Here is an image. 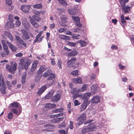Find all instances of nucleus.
I'll use <instances>...</instances> for the list:
<instances>
[{
	"instance_id": "obj_23",
	"label": "nucleus",
	"mask_w": 134,
	"mask_h": 134,
	"mask_svg": "<svg viewBox=\"0 0 134 134\" xmlns=\"http://www.w3.org/2000/svg\"><path fill=\"white\" fill-rule=\"evenodd\" d=\"M56 106V105L55 104L47 103L45 107L49 108H55Z\"/></svg>"
},
{
	"instance_id": "obj_40",
	"label": "nucleus",
	"mask_w": 134,
	"mask_h": 134,
	"mask_svg": "<svg viewBox=\"0 0 134 134\" xmlns=\"http://www.w3.org/2000/svg\"><path fill=\"white\" fill-rule=\"evenodd\" d=\"M80 92L79 89H77L76 88H74L71 91V93L73 94H77Z\"/></svg>"
},
{
	"instance_id": "obj_20",
	"label": "nucleus",
	"mask_w": 134,
	"mask_h": 134,
	"mask_svg": "<svg viewBox=\"0 0 134 134\" xmlns=\"http://www.w3.org/2000/svg\"><path fill=\"white\" fill-rule=\"evenodd\" d=\"M31 18L30 20H33L34 21H36L37 22H40L41 20V18L35 15H33L32 16V18Z\"/></svg>"
},
{
	"instance_id": "obj_38",
	"label": "nucleus",
	"mask_w": 134,
	"mask_h": 134,
	"mask_svg": "<svg viewBox=\"0 0 134 134\" xmlns=\"http://www.w3.org/2000/svg\"><path fill=\"white\" fill-rule=\"evenodd\" d=\"M5 36L8 38L11 41H12L13 40V38L11 34L9 32H6L5 33Z\"/></svg>"
},
{
	"instance_id": "obj_9",
	"label": "nucleus",
	"mask_w": 134,
	"mask_h": 134,
	"mask_svg": "<svg viewBox=\"0 0 134 134\" xmlns=\"http://www.w3.org/2000/svg\"><path fill=\"white\" fill-rule=\"evenodd\" d=\"M72 18L73 20L76 22V25L77 27H82V25L80 23V19L79 17L72 16Z\"/></svg>"
},
{
	"instance_id": "obj_17",
	"label": "nucleus",
	"mask_w": 134,
	"mask_h": 134,
	"mask_svg": "<svg viewBox=\"0 0 134 134\" xmlns=\"http://www.w3.org/2000/svg\"><path fill=\"white\" fill-rule=\"evenodd\" d=\"M59 3L62 6L66 7L68 5L66 2V0H57Z\"/></svg>"
},
{
	"instance_id": "obj_29",
	"label": "nucleus",
	"mask_w": 134,
	"mask_h": 134,
	"mask_svg": "<svg viewBox=\"0 0 134 134\" xmlns=\"http://www.w3.org/2000/svg\"><path fill=\"white\" fill-rule=\"evenodd\" d=\"M11 110L13 113L16 114L17 116L20 115L21 112V110H19L18 112L17 109L14 108L11 109Z\"/></svg>"
},
{
	"instance_id": "obj_35",
	"label": "nucleus",
	"mask_w": 134,
	"mask_h": 134,
	"mask_svg": "<svg viewBox=\"0 0 134 134\" xmlns=\"http://www.w3.org/2000/svg\"><path fill=\"white\" fill-rule=\"evenodd\" d=\"M53 93L51 92H49L48 94L45 96V98L46 99L50 98L53 96Z\"/></svg>"
},
{
	"instance_id": "obj_44",
	"label": "nucleus",
	"mask_w": 134,
	"mask_h": 134,
	"mask_svg": "<svg viewBox=\"0 0 134 134\" xmlns=\"http://www.w3.org/2000/svg\"><path fill=\"white\" fill-rule=\"evenodd\" d=\"M121 22L123 24L126 23V21L124 19V16L122 14L121 16Z\"/></svg>"
},
{
	"instance_id": "obj_59",
	"label": "nucleus",
	"mask_w": 134,
	"mask_h": 134,
	"mask_svg": "<svg viewBox=\"0 0 134 134\" xmlns=\"http://www.w3.org/2000/svg\"><path fill=\"white\" fill-rule=\"evenodd\" d=\"M34 13L35 15L39 16L40 14V12L38 10L35 11L34 12Z\"/></svg>"
},
{
	"instance_id": "obj_42",
	"label": "nucleus",
	"mask_w": 134,
	"mask_h": 134,
	"mask_svg": "<svg viewBox=\"0 0 134 134\" xmlns=\"http://www.w3.org/2000/svg\"><path fill=\"white\" fill-rule=\"evenodd\" d=\"M26 75L25 74L23 75L21 77V82L23 84L25 83Z\"/></svg>"
},
{
	"instance_id": "obj_21",
	"label": "nucleus",
	"mask_w": 134,
	"mask_h": 134,
	"mask_svg": "<svg viewBox=\"0 0 134 134\" xmlns=\"http://www.w3.org/2000/svg\"><path fill=\"white\" fill-rule=\"evenodd\" d=\"M91 95V92L86 93L83 95L82 99H85V100H88L89 98Z\"/></svg>"
},
{
	"instance_id": "obj_45",
	"label": "nucleus",
	"mask_w": 134,
	"mask_h": 134,
	"mask_svg": "<svg viewBox=\"0 0 134 134\" xmlns=\"http://www.w3.org/2000/svg\"><path fill=\"white\" fill-rule=\"evenodd\" d=\"M66 125L65 122L64 121L60 124L58 127L60 128H63L65 127Z\"/></svg>"
},
{
	"instance_id": "obj_49",
	"label": "nucleus",
	"mask_w": 134,
	"mask_h": 134,
	"mask_svg": "<svg viewBox=\"0 0 134 134\" xmlns=\"http://www.w3.org/2000/svg\"><path fill=\"white\" fill-rule=\"evenodd\" d=\"M79 43L82 47H84L86 44V42L85 41H80Z\"/></svg>"
},
{
	"instance_id": "obj_36",
	"label": "nucleus",
	"mask_w": 134,
	"mask_h": 134,
	"mask_svg": "<svg viewBox=\"0 0 134 134\" xmlns=\"http://www.w3.org/2000/svg\"><path fill=\"white\" fill-rule=\"evenodd\" d=\"M59 37L61 39L69 40L70 37L69 36L64 35H61L59 36Z\"/></svg>"
},
{
	"instance_id": "obj_39",
	"label": "nucleus",
	"mask_w": 134,
	"mask_h": 134,
	"mask_svg": "<svg viewBox=\"0 0 134 134\" xmlns=\"http://www.w3.org/2000/svg\"><path fill=\"white\" fill-rule=\"evenodd\" d=\"M87 87V85H85L83 86L80 89H79L80 92L84 91L86 90Z\"/></svg>"
},
{
	"instance_id": "obj_54",
	"label": "nucleus",
	"mask_w": 134,
	"mask_h": 134,
	"mask_svg": "<svg viewBox=\"0 0 134 134\" xmlns=\"http://www.w3.org/2000/svg\"><path fill=\"white\" fill-rule=\"evenodd\" d=\"M2 43L3 46V48L8 47V46L6 44V43L4 41L2 40Z\"/></svg>"
},
{
	"instance_id": "obj_11",
	"label": "nucleus",
	"mask_w": 134,
	"mask_h": 134,
	"mask_svg": "<svg viewBox=\"0 0 134 134\" xmlns=\"http://www.w3.org/2000/svg\"><path fill=\"white\" fill-rule=\"evenodd\" d=\"M47 89V86L46 85H44L39 88L37 91V93L39 96H40Z\"/></svg>"
},
{
	"instance_id": "obj_46",
	"label": "nucleus",
	"mask_w": 134,
	"mask_h": 134,
	"mask_svg": "<svg viewBox=\"0 0 134 134\" xmlns=\"http://www.w3.org/2000/svg\"><path fill=\"white\" fill-rule=\"evenodd\" d=\"M71 74L76 76H77L78 75V71L77 70L73 71L71 72Z\"/></svg>"
},
{
	"instance_id": "obj_60",
	"label": "nucleus",
	"mask_w": 134,
	"mask_h": 134,
	"mask_svg": "<svg viewBox=\"0 0 134 134\" xmlns=\"http://www.w3.org/2000/svg\"><path fill=\"white\" fill-rule=\"evenodd\" d=\"M15 25L17 26H19L21 25V22L19 21H17L15 22Z\"/></svg>"
},
{
	"instance_id": "obj_2",
	"label": "nucleus",
	"mask_w": 134,
	"mask_h": 134,
	"mask_svg": "<svg viewBox=\"0 0 134 134\" xmlns=\"http://www.w3.org/2000/svg\"><path fill=\"white\" fill-rule=\"evenodd\" d=\"M5 67L9 71V72L14 74L16 70L17 64L15 61L12 62H10V64H6Z\"/></svg>"
},
{
	"instance_id": "obj_62",
	"label": "nucleus",
	"mask_w": 134,
	"mask_h": 134,
	"mask_svg": "<svg viewBox=\"0 0 134 134\" xmlns=\"http://www.w3.org/2000/svg\"><path fill=\"white\" fill-rule=\"evenodd\" d=\"M65 28H61L58 30V32L60 33H62L65 31Z\"/></svg>"
},
{
	"instance_id": "obj_14",
	"label": "nucleus",
	"mask_w": 134,
	"mask_h": 134,
	"mask_svg": "<svg viewBox=\"0 0 134 134\" xmlns=\"http://www.w3.org/2000/svg\"><path fill=\"white\" fill-rule=\"evenodd\" d=\"M6 43L12 50L13 52H16L17 50V47L15 46L12 44L10 42L7 41Z\"/></svg>"
},
{
	"instance_id": "obj_43",
	"label": "nucleus",
	"mask_w": 134,
	"mask_h": 134,
	"mask_svg": "<svg viewBox=\"0 0 134 134\" xmlns=\"http://www.w3.org/2000/svg\"><path fill=\"white\" fill-rule=\"evenodd\" d=\"M119 2L121 4V6L129 2L128 0H119Z\"/></svg>"
},
{
	"instance_id": "obj_48",
	"label": "nucleus",
	"mask_w": 134,
	"mask_h": 134,
	"mask_svg": "<svg viewBox=\"0 0 134 134\" xmlns=\"http://www.w3.org/2000/svg\"><path fill=\"white\" fill-rule=\"evenodd\" d=\"M7 117L9 119L11 120L12 119L13 117V113L11 112L9 113L8 114Z\"/></svg>"
},
{
	"instance_id": "obj_61",
	"label": "nucleus",
	"mask_w": 134,
	"mask_h": 134,
	"mask_svg": "<svg viewBox=\"0 0 134 134\" xmlns=\"http://www.w3.org/2000/svg\"><path fill=\"white\" fill-rule=\"evenodd\" d=\"M16 57H21L23 56V54L21 53H19L15 54Z\"/></svg>"
},
{
	"instance_id": "obj_25",
	"label": "nucleus",
	"mask_w": 134,
	"mask_h": 134,
	"mask_svg": "<svg viewBox=\"0 0 134 134\" xmlns=\"http://www.w3.org/2000/svg\"><path fill=\"white\" fill-rule=\"evenodd\" d=\"M97 85H94L91 87V89L92 92L94 93H96L97 91Z\"/></svg>"
},
{
	"instance_id": "obj_28",
	"label": "nucleus",
	"mask_w": 134,
	"mask_h": 134,
	"mask_svg": "<svg viewBox=\"0 0 134 134\" xmlns=\"http://www.w3.org/2000/svg\"><path fill=\"white\" fill-rule=\"evenodd\" d=\"M87 126L89 129L90 131H91L93 129L96 128V125L94 123H91V124H90Z\"/></svg>"
},
{
	"instance_id": "obj_32",
	"label": "nucleus",
	"mask_w": 134,
	"mask_h": 134,
	"mask_svg": "<svg viewBox=\"0 0 134 134\" xmlns=\"http://www.w3.org/2000/svg\"><path fill=\"white\" fill-rule=\"evenodd\" d=\"M67 11L69 14L71 15L74 14L76 13L75 9H68Z\"/></svg>"
},
{
	"instance_id": "obj_19",
	"label": "nucleus",
	"mask_w": 134,
	"mask_h": 134,
	"mask_svg": "<svg viewBox=\"0 0 134 134\" xmlns=\"http://www.w3.org/2000/svg\"><path fill=\"white\" fill-rule=\"evenodd\" d=\"M73 82L76 83H82V79L80 77H78L73 79Z\"/></svg>"
},
{
	"instance_id": "obj_13",
	"label": "nucleus",
	"mask_w": 134,
	"mask_h": 134,
	"mask_svg": "<svg viewBox=\"0 0 134 134\" xmlns=\"http://www.w3.org/2000/svg\"><path fill=\"white\" fill-rule=\"evenodd\" d=\"M100 98L98 96H93L91 99V101L93 103H97L99 102Z\"/></svg>"
},
{
	"instance_id": "obj_7",
	"label": "nucleus",
	"mask_w": 134,
	"mask_h": 134,
	"mask_svg": "<svg viewBox=\"0 0 134 134\" xmlns=\"http://www.w3.org/2000/svg\"><path fill=\"white\" fill-rule=\"evenodd\" d=\"M30 7V5H23L21 6V9L23 12L26 13L28 12Z\"/></svg>"
},
{
	"instance_id": "obj_53",
	"label": "nucleus",
	"mask_w": 134,
	"mask_h": 134,
	"mask_svg": "<svg viewBox=\"0 0 134 134\" xmlns=\"http://www.w3.org/2000/svg\"><path fill=\"white\" fill-rule=\"evenodd\" d=\"M80 102H79L77 100H76L74 102V105L75 106H78L80 105Z\"/></svg>"
},
{
	"instance_id": "obj_26",
	"label": "nucleus",
	"mask_w": 134,
	"mask_h": 134,
	"mask_svg": "<svg viewBox=\"0 0 134 134\" xmlns=\"http://www.w3.org/2000/svg\"><path fill=\"white\" fill-rule=\"evenodd\" d=\"M33 8L36 9H41L43 7L41 3L36 4L33 5Z\"/></svg>"
},
{
	"instance_id": "obj_5",
	"label": "nucleus",
	"mask_w": 134,
	"mask_h": 134,
	"mask_svg": "<svg viewBox=\"0 0 134 134\" xmlns=\"http://www.w3.org/2000/svg\"><path fill=\"white\" fill-rule=\"evenodd\" d=\"M86 119V115L85 114H82L80 116L78 117L77 119L78 122L77 124L79 125H82L84 121Z\"/></svg>"
},
{
	"instance_id": "obj_3",
	"label": "nucleus",
	"mask_w": 134,
	"mask_h": 134,
	"mask_svg": "<svg viewBox=\"0 0 134 134\" xmlns=\"http://www.w3.org/2000/svg\"><path fill=\"white\" fill-rule=\"evenodd\" d=\"M76 58L74 57L72 58L69 60H68L67 62V66L69 68H73V69H75L78 67L79 63H76Z\"/></svg>"
},
{
	"instance_id": "obj_41",
	"label": "nucleus",
	"mask_w": 134,
	"mask_h": 134,
	"mask_svg": "<svg viewBox=\"0 0 134 134\" xmlns=\"http://www.w3.org/2000/svg\"><path fill=\"white\" fill-rule=\"evenodd\" d=\"M46 70V68L44 66H41L40 67L38 70V72L41 73H42L43 71Z\"/></svg>"
},
{
	"instance_id": "obj_4",
	"label": "nucleus",
	"mask_w": 134,
	"mask_h": 134,
	"mask_svg": "<svg viewBox=\"0 0 134 134\" xmlns=\"http://www.w3.org/2000/svg\"><path fill=\"white\" fill-rule=\"evenodd\" d=\"M3 49L1 52V56L2 58L5 57L10 54L8 47L3 48Z\"/></svg>"
},
{
	"instance_id": "obj_15",
	"label": "nucleus",
	"mask_w": 134,
	"mask_h": 134,
	"mask_svg": "<svg viewBox=\"0 0 134 134\" xmlns=\"http://www.w3.org/2000/svg\"><path fill=\"white\" fill-rule=\"evenodd\" d=\"M122 10L125 13H128L130 10V7L128 5L125 6V4L121 5Z\"/></svg>"
},
{
	"instance_id": "obj_47",
	"label": "nucleus",
	"mask_w": 134,
	"mask_h": 134,
	"mask_svg": "<svg viewBox=\"0 0 134 134\" xmlns=\"http://www.w3.org/2000/svg\"><path fill=\"white\" fill-rule=\"evenodd\" d=\"M4 83L3 78L2 76V75L0 74V86L2 83Z\"/></svg>"
},
{
	"instance_id": "obj_16",
	"label": "nucleus",
	"mask_w": 134,
	"mask_h": 134,
	"mask_svg": "<svg viewBox=\"0 0 134 134\" xmlns=\"http://www.w3.org/2000/svg\"><path fill=\"white\" fill-rule=\"evenodd\" d=\"M0 87H1L0 91L1 93L3 94H5L6 93L5 89L7 87H5V85L4 83H2L1 86Z\"/></svg>"
},
{
	"instance_id": "obj_51",
	"label": "nucleus",
	"mask_w": 134,
	"mask_h": 134,
	"mask_svg": "<svg viewBox=\"0 0 134 134\" xmlns=\"http://www.w3.org/2000/svg\"><path fill=\"white\" fill-rule=\"evenodd\" d=\"M62 62L61 60H58L57 62V65L58 67L60 69L62 68Z\"/></svg>"
},
{
	"instance_id": "obj_57",
	"label": "nucleus",
	"mask_w": 134,
	"mask_h": 134,
	"mask_svg": "<svg viewBox=\"0 0 134 134\" xmlns=\"http://www.w3.org/2000/svg\"><path fill=\"white\" fill-rule=\"evenodd\" d=\"M111 48L112 49H117L118 48L117 46L112 45L111 46Z\"/></svg>"
},
{
	"instance_id": "obj_33",
	"label": "nucleus",
	"mask_w": 134,
	"mask_h": 134,
	"mask_svg": "<svg viewBox=\"0 0 134 134\" xmlns=\"http://www.w3.org/2000/svg\"><path fill=\"white\" fill-rule=\"evenodd\" d=\"M49 76L47 78V80H51L53 79L55 77V75L52 72L49 75Z\"/></svg>"
},
{
	"instance_id": "obj_10",
	"label": "nucleus",
	"mask_w": 134,
	"mask_h": 134,
	"mask_svg": "<svg viewBox=\"0 0 134 134\" xmlns=\"http://www.w3.org/2000/svg\"><path fill=\"white\" fill-rule=\"evenodd\" d=\"M38 63V61L37 60H35L33 62L30 70L31 72H33L36 69Z\"/></svg>"
},
{
	"instance_id": "obj_58",
	"label": "nucleus",
	"mask_w": 134,
	"mask_h": 134,
	"mask_svg": "<svg viewBox=\"0 0 134 134\" xmlns=\"http://www.w3.org/2000/svg\"><path fill=\"white\" fill-rule=\"evenodd\" d=\"M55 24L54 23L51 24L49 25V28L50 29H53L55 27Z\"/></svg>"
},
{
	"instance_id": "obj_52",
	"label": "nucleus",
	"mask_w": 134,
	"mask_h": 134,
	"mask_svg": "<svg viewBox=\"0 0 134 134\" xmlns=\"http://www.w3.org/2000/svg\"><path fill=\"white\" fill-rule=\"evenodd\" d=\"M76 43L72 42H68V44L71 46L75 47L76 45Z\"/></svg>"
},
{
	"instance_id": "obj_1",
	"label": "nucleus",
	"mask_w": 134,
	"mask_h": 134,
	"mask_svg": "<svg viewBox=\"0 0 134 134\" xmlns=\"http://www.w3.org/2000/svg\"><path fill=\"white\" fill-rule=\"evenodd\" d=\"M31 63V60L29 58L25 59L24 58L20 59V63L22 68L26 70H27L29 66Z\"/></svg>"
},
{
	"instance_id": "obj_18",
	"label": "nucleus",
	"mask_w": 134,
	"mask_h": 134,
	"mask_svg": "<svg viewBox=\"0 0 134 134\" xmlns=\"http://www.w3.org/2000/svg\"><path fill=\"white\" fill-rule=\"evenodd\" d=\"M78 52L75 51H72L70 53H68V55L69 57H73L76 55Z\"/></svg>"
},
{
	"instance_id": "obj_30",
	"label": "nucleus",
	"mask_w": 134,
	"mask_h": 134,
	"mask_svg": "<svg viewBox=\"0 0 134 134\" xmlns=\"http://www.w3.org/2000/svg\"><path fill=\"white\" fill-rule=\"evenodd\" d=\"M19 105L20 104L18 102H15L12 103L10 104V105L11 107L16 108H18Z\"/></svg>"
},
{
	"instance_id": "obj_8",
	"label": "nucleus",
	"mask_w": 134,
	"mask_h": 134,
	"mask_svg": "<svg viewBox=\"0 0 134 134\" xmlns=\"http://www.w3.org/2000/svg\"><path fill=\"white\" fill-rule=\"evenodd\" d=\"M21 32L22 34V38L24 40H28L30 36L26 31L24 30H22Z\"/></svg>"
},
{
	"instance_id": "obj_6",
	"label": "nucleus",
	"mask_w": 134,
	"mask_h": 134,
	"mask_svg": "<svg viewBox=\"0 0 134 134\" xmlns=\"http://www.w3.org/2000/svg\"><path fill=\"white\" fill-rule=\"evenodd\" d=\"M90 104V102L88 100H86L84 101L82 105H81L80 108V111L81 112L84 111L86 108L87 105Z\"/></svg>"
},
{
	"instance_id": "obj_31",
	"label": "nucleus",
	"mask_w": 134,
	"mask_h": 134,
	"mask_svg": "<svg viewBox=\"0 0 134 134\" xmlns=\"http://www.w3.org/2000/svg\"><path fill=\"white\" fill-rule=\"evenodd\" d=\"M51 72V70H48L44 73L43 76L44 77H46L49 76Z\"/></svg>"
},
{
	"instance_id": "obj_55",
	"label": "nucleus",
	"mask_w": 134,
	"mask_h": 134,
	"mask_svg": "<svg viewBox=\"0 0 134 134\" xmlns=\"http://www.w3.org/2000/svg\"><path fill=\"white\" fill-rule=\"evenodd\" d=\"M6 4L9 5H11L12 3V0H5Z\"/></svg>"
},
{
	"instance_id": "obj_50",
	"label": "nucleus",
	"mask_w": 134,
	"mask_h": 134,
	"mask_svg": "<svg viewBox=\"0 0 134 134\" xmlns=\"http://www.w3.org/2000/svg\"><path fill=\"white\" fill-rule=\"evenodd\" d=\"M49 60H51V63L52 65H55L56 63L54 58H50Z\"/></svg>"
},
{
	"instance_id": "obj_24",
	"label": "nucleus",
	"mask_w": 134,
	"mask_h": 134,
	"mask_svg": "<svg viewBox=\"0 0 134 134\" xmlns=\"http://www.w3.org/2000/svg\"><path fill=\"white\" fill-rule=\"evenodd\" d=\"M30 22L32 25L35 28H37L39 26V24L36 21H34L33 20H30Z\"/></svg>"
},
{
	"instance_id": "obj_34",
	"label": "nucleus",
	"mask_w": 134,
	"mask_h": 134,
	"mask_svg": "<svg viewBox=\"0 0 134 134\" xmlns=\"http://www.w3.org/2000/svg\"><path fill=\"white\" fill-rule=\"evenodd\" d=\"M23 24L25 28H28L30 26V24L29 22L25 21L23 23Z\"/></svg>"
},
{
	"instance_id": "obj_63",
	"label": "nucleus",
	"mask_w": 134,
	"mask_h": 134,
	"mask_svg": "<svg viewBox=\"0 0 134 134\" xmlns=\"http://www.w3.org/2000/svg\"><path fill=\"white\" fill-rule=\"evenodd\" d=\"M52 122L53 123H58L57 118L52 119Z\"/></svg>"
},
{
	"instance_id": "obj_64",
	"label": "nucleus",
	"mask_w": 134,
	"mask_h": 134,
	"mask_svg": "<svg viewBox=\"0 0 134 134\" xmlns=\"http://www.w3.org/2000/svg\"><path fill=\"white\" fill-rule=\"evenodd\" d=\"M59 133L60 134H66L65 131L63 129L60 130Z\"/></svg>"
},
{
	"instance_id": "obj_22",
	"label": "nucleus",
	"mask_w": 134,
	"mask_h": 134,
	"mask_svg": "<svg viewBox=\"0 0 134 134\" xmlns=\"http://www.w3.org/2000/svg\"><path fill=\"white\" fill-rule=\"evenodd\" d=\"M90 130L87 126L83 127V128L81 130V132L83 134H85L86 132L90 131Z\"/></svg>"
},
{
	"instance_id": "obj_12",
	"label": "nucleus",
	"mask_w": 134,
	"mask_h": 134,
	"mask_svg": "<svg viewBox=\"0 0 134 134\" xmlns=\"http://www.w3.org/2000/svg\"><path fill=\"white\" fill-rule=\"evenodd\" d=\"M61 98V95L60 94L58 93L53 96L51 98V100L53 102H57L59 101Z\"/></svg>"
},
{
	"instance_id": "obj_27",
	"label": "nucleus",
	"mask_w": 134,
	"mask_h": 134,
	"mask_svg": "<svg viewBox=\"0 0 134 134\" xmlns=\"http://www.w3.org/2000/svg\"><path fill=\"white\" fill-rule=\"evenodd\" d=\"M14 25V24L12 21L8 22L6 24V26L10 28H12L13 27Z\"/></svg>"
},
{
	"instance_id": "obj_37",
	"label": "nucleus",
	"mask_w": 134,
	"mask_h": 134,
	"mask_svg": "<svg viewBox=\"0 0 134 134\" xmlns=\"http://www.w3.org/2000/svg\"><path fill=\"white\" fill-rule=\"evenodd\" d=\"M64 109V108H63L58 109H54L53 111L54 113L62 112L63 111Z\"/></svg>"
},
{
	"instance_id": "obj_56",
	"label": "nucleus",
	"mask_w": 134,
	"mask_h": 134,
	"mask_svg": "<svg viewBox=\"0 0 134 134\" xmlns=\"http://www.w3.org/2000/svg\"><path fill=\"white\" fill-rule=\"evenodd\" d=\"M70 128L71 129H72L73 127V122L72 121H70L69 126Z\"/></svg>"
}]
</instances>
